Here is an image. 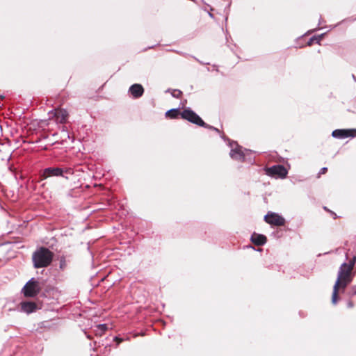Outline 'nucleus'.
I'll return each instance as SVG.
<instances>
[{
	"label": "nucleus",
	"instance_id": "1",
	"mask_svg": "<svg viewBox=\"0 0 356 356\" xmlns=\"http://www.w3.org/2000/svg\"><path fill=\"white\" fill-rule=\"evenodd\" d=\"M353 269L352 265H348L343 263L339 270L337 280L333 288V293L332 296V302L336 304L337 301V293L339 287L346 288V286L350 282V273Z\"/></svg>",
	"mask_w": 356,
	"mask_h": 356
},
{
	"label": "nucleus",
	"instance_id": "2",
	"mask_svg": "<svg viewBox=\"0 0 356 356\" xmlns=\"http://www.w3.org/2000/svg\"><path fill=\"white\" fill-rule=\"evenodd\" d=\"M53 258L54 253L51 251L47 248L41 247L33 253V266L35 268L47 267L51 264Z\"/></svg>",
	"mask_w": 356,
	"mask_h": 356
},
{
	"label": "nucleus",
	"instance_id": "3",
	"mask_svg": "<svg viewBox=\"0 0 356 356\" xmlns=\"http://www.w3.org/2000/svg\"><path fill=\"white\" fill-rule=\"evenodd\" d=\"M40 289L39 282L32 278L23 287L22 292L25 297H35L39 293Z\"/></svg>",
	"mask_w": 356,
	"mask_h": 356
},
{
	"label": "nucleus",
	"instance_id": "4",
	"mask_svg": "<svg viewBox=\"0 0 356 356\" xmlns=\"http://www.w3.org/2000/svg\"><path fill=\"white\" fill-rule=\"evenodd\" d=\"M180 115L183 119L186 120L198 126L205 127H208V125L204 123L201 118L190 108L184 109L180 113Z\"/></svg>",
	"mask_w": 356,
	"mask_h": 356
},
{
	"label": "nucleus",
	"instance_id": "5",
	"mask_svg": "<svg viewBox=\"0 0 356 356\" xmlns=\"http://www.w3.org/2000/svg\"><path fill=\"white\" fill-rule=\"evenodd\" d=\"M264 220L267 223L275 226H282L285 223V220L282 216L273 212H268Z\"/></svg>",
	"mask_w": 356,
	"mask_h": 356
},
{
	"label": "nucleus",
	"instance_id": "6",
	"mask_svg": "<svg viewBox=\"0 0 356 356\" xmlns=\"http://www.w3.org/2000/svg\"><path fill=\"white\" fill-rule=\"evenodd\" d=\"M286 169L281 165H273L267 168L266 174L279 178H284L287 175Z\"/></svg>",
	"mask_w": 356,
	"mask_h": 356
},
{
	"label": "nucleus",
	"instance_id": "7",
	"mask_svg": "<svg viewBox=\"0 0 356 356\" xmlns=\"http://www.w3.org/2000/svg\"><path fill=\"white\" fill-rule=\"evenodd\" d=\"M64 177V170L60 168H45L42 174V177L44 179H47L49 177ZM66 179H68L67 176H65Z\"/></svg>",
	"mask_w": 356,
	"mask_h": 356
},
{
	"label": "nucleus",
	"instance_id": "8",
	"mask_svg": "<svg viewBox=\"0 0 356 356\" xmlns=\"http://www.w3.org/2000/svg\"><path fill=\"white\" fill-rule=\"evenodd\" d=\"M49 115L55 117L56 122L61 124L65 123L68 117L67 111L62 108H56L54 111H51Z\"/></svg>",
	"mask_w": 356,
	"mask_h": 356
},
{
	"label": "nucleus",
	"instance_id": "9",
	"mask_svg": "<svg viewBox=\"0 0 356 356\" xmlns=\"http://www.w3.org/2000/svg\"><path fill=\"white\" fill-rule=\"evenodd\" d=\"M356 133V129H336L332 131V136L338 138H346L350 136L354 137L355 135L353 133Z\"/></svg>",
	"mask_w": 356,
	"mask_h": 356
},
{
	"label": "nucleus",
	"instance_id": "10",
	"mask_svg": "<svg viewBox=\"0 0 356 356\" xmlns=\"http://www.w3.org/2000/svg\"><path fill=\"white\" fill-rule=\"evenodd\" d=\"M129 92L133 97L138 98L143 95L144 89L140 84L135 83L129 88Z\"/></svg>",
	"mask_w": 356,
	"mask_h": 356
},
{
	"label": "nucleus",
	"instance_id": "11",
	"mask_svg": "<svg viewBox=\"0 0 356 356\" xmlns=\"http://www.w3.org/2000/svg\"><path fill=\"white\" fill-rule=\"evenodd\" d=\"M21 309L24 312L31 314L36 310L37 305L33 302H23L21 303Z\"/></svg>",
	"mask_w": 356,
	"mask_h": 356
},
{
	"label": "nucleus",
	"instance_id": "12",
	"mask_svg": "<svg viewBox=\"0 0 356 356\" xmlns=\"http://www.w3.org/2000/svg\"><path fill=\"white\" fill-rule=\"evenodd\" d=\"M252 242L257 245H262L266 242V237L262 234L254 233L251 236Z\"/></svg>",
	"mask_w": 356,
	"mask_h": 356
},
{
	"label": "nucleus",
	"instance_id": "13",
	"mask_svg": "<svg viewBox=\"0 0 356 356\" xmlns=\"http://www.w3.org/2000/svg\"><path fill=\"white\" fill-rule=\"evenodd\" d=\"M230 156L235 160L243 161L244 154L242 152L241 147L234 148L232 147L230 152Z\"/></svg>",
	"mask_w": 356,
	"mask_h": 356
},
{
	"label": "nucleus",
	"instance_id": "14",
	"mask_svg": "<svg viewBox=\"0 0 356 356\" xmlns=\"http://www.w3.org/2000/svg\"><path fill=\"white\" fill-rule=\"evenodd\" d=\"M179 112L178 109L173 108V109L168 111L165 113V115L170 118H176L177 117V115H179Z\"/></svg>",
	"mask_w": 356,
	"mask_h": 356
},
{
	"label": "nucleus",
	"instance_id": "15",
	"mask_svg": "<svg viewBox=\"0 0 356 356\" xmlns=\"http://www.w3.org/2000/svg\"><path fill=\"white\" fill-rule=\"evenodd\" d=\"M107 325L106 324H99L97 325L95 332L97 334L102 335L106 330Z\"/></svg>",
	"mask_w": 356,
	"mask_h": 356
},
{
	"label": "nucleus",
	"instance_id": "16",
	"mask_svg": "<svg viewBox=\"0 0 356 356\" xmlns=\"http://www.w3.org/2000/svg\"><path fill=\"white\" fill-rule=\"evenodd\" d=\"M322 37H323V35H319L318 37H313V38H312L309 40V41L308 42V43H307L308 45L309 46L312 45V44L313 43V42L314 40H316L318 44H320V42H321V40Z\"/></svg>",
	"mask_w": 356,
	"mask_h": 356
},
{
	"label": "nucleus",
	"instance_id": "17",
	"mask_svg": "<svg viewBox=\"0 0 356 356\" xmlns=\"http://www.w3.org/2000/svg\"><path fill=\"white\" fill-rule=\"evenodd\" d=\"M63 170H64V174L69 175H72L74 174V170L71 168H63Z\"/></svg>",
	"mask_w": 356,
	"mask_h": 356
},
{
	"label": "nucleus",
	"instance_id": "18",
	"mask_svg": "<svg viewBox=\"0 0 356 356\" xmlns=\"http://www.w3.org/2000/svg\"><path fill=\"white\" fill-rule=\"evenodd\" d=\"M181 95V92L179 90H175L172 93V95L176 98H179Z\"/></svg>",
	"mask_w": 356,
	"mask_h": 356
},
{
	"label": "nucleus",
	"instance_id": "19",
	"mask_svg": "<svg viewBox=\"0 0 356 356\" xmlns=\"http://www.w3.org/2000/svg\"><path fill=\"white\" fill-rule=\"evenodd\" d=\"M65 259H61L60 263V268L63 269L65 268Z\"/></svg>",
	"mask_w": 356,
	"mask_h": 356
},
{
	"label": "nucleus",
	"instance_id": "20",
	"mask_svg": "<svg viewBox=\"0 0 356 356\" xmlns=\"http://www.w3.org/2000/svg\"><path fill=\"white\" fill-rule=\"evenodd\" d=\"M327 168L326 167H324L323 168L321 169L320 172H319V175H322V174H324L327 172Z\"/></svg>",
	"mask_w": 356,
	"mask_h": 356
},
{
	"label": "nucleus",
	"instance_id": "21",
	"mask_svg": "<svg viewBox=\"0 0 356 356\" xmlns=\"http://www.w3.org/2000/svg\"><path fill=\"white\" fill-rule=\"evenodd\" d=\"M348 307H353V302H349L348 303Z\"/></svg>",
	"mask_w": 356,
	"mask_h": 356
},
{
	"label": "nucleus",
	"instance_id": "22",
	"mask_svg": "<svg viewBox=\"0 0 356 356\" xmlns=\"http://www.w3.org/2000/svg\"><path fill=\"white\" fill-rule=\"evenodd\" d=\"M210 129H213L214 130H216V131H218V129H216V128H213L212 127H209Z\"/></svg>",
	"mask_w": 356,
	"mask_h": 356
},
{
	"label": "nucleus",
	"instance_id": "23",
	"mask_svg": "<svg viewBox=\"0 0 356 356\" xmlns=\"http://www.w3.org/2000/svg\"><path fill=\"white\" fill-rule=\"evenodd\" d=\"M353 295H356V290H354V291H353Z\"/></svg>",
	"mask_w": 356,
	"mask_h": 356
}]
</instances>
